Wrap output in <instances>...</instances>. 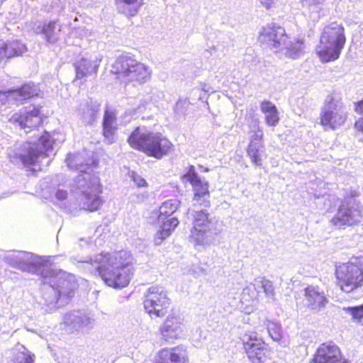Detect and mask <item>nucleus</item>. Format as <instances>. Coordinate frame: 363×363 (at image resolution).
<instances>
[{
  "label": "nucleus",
  "mask_w": 363,
  "mask_h": 363,
  "mask_svg": "<svg viewBox=\"0 0 363 363\" xmlns=\"http://www.w3.org/2000/svg\"><path fill=\"white\" fill-rule=\"evenodd\" d=\"M87 169H80L81 174L77 177V182H84V186L87 189L82 194V202L83 208L89 211H96L101 208L104 203V200L99 196L103 191L102 185L100 179L87 166Z\"/></svg>",
  "instance_id": "423d86ee"
},
{
  "label": "nucleus",
  "mask_w": 363,
  "mask_h": 363,
  "mask_svg": "<svg viewBox=\"0 0 363 363\" xmlns=\"http://www.w3.org/2000/svg\"><path fill=\"white\" fill-rule=\"evenodd\" d=\"M260 291L257 290L254 282L249 284L242 291L240 297V303L242 308L249 313L254 308L255 302H256L259 296Z\"/></svg>",
  "instance_id": "4be33fe9"
},
{
  "label": "nucleus",
  "mask_w": 363,
  "mask_h": 363,
  "mask_svg": "<svg viewBox=\"0 0 363 363\" xmlns=\"http://www.w3.org/2000/svg\"><path fill=\"white\" fill-rule=\"evenodd\" d=\"M261 4L267 9H270L273 7L274 0H261Z\"/></svg>",
  "instance_id": "79ce46f5"
},
{
  "label": "nucleus",
  "mask_w": 363,
  "mask_h": 363,
  "mask_svg": "<svg viewBox=\"0 0 363 363\" xmlns=\"http://www.w3.org/2000/svg\"><path fill=\"white\" fill-rule=\"evenodd\" d=\"M288 35L284 27L271 23L263 26L257 37V40L272 48H279L286 42Z\"/></svg>",
  "instance_id": "2eb2a0df"
},
{
  "label": "nucleus",
  "mask_w": 363,
  "mask_h": 363,
  "mask_svg": "<svg viewBox=\"0 0 363 363\" xmlns=\"http://www.w3.org/2000/svg\"><path fill=\"white\" fill-rule=\"evenodd\" d=\"M3 59H9L7 45L6 42L0 39V60Z\"/></svg>",
  "instance_id": "58836bf2"
},
{
  "label": "nucleus",
  "mask_w": 363,
  "mask_h": 363,
  "mask_svg": "<svg viewBox=\"0 0 363 363\" xmlns=\"http://www.w3.org/2000/svg\"><path fill=\"white\" fill-rule=\"evenodd\" d=\"M344 310L352 315L354 321L361 322L363 320V303L357 306L347 307Z\"/></svg>",
  "instance_id": "c9c22d12"
},
{
  "label": "nucleus",
  "mask_w": 363,
  "mask_h": 363,
  "mask_svg": "<svg viewBox=\"0 0 363 363\" xmlns=\"http://www.w3.org/2000/svg\"><path fill=\"white\" fill-rule=\"evenodd\" d=\"M362 216L359 202L357 203L356 208L350 206L347 202H342L338 207L336 215L331 218L330 223L338 228H343L357 224Z\"/></svg>",
  "instance_id": "4468645a"
},
{
  "label": "nucleus",
  "mask_w": 363,
  "mask_h": 363,
  "mask_svg": "<svg viewBox=\"0 0 363 363\" xmlns=\"http://www.w3.org/2000/svg\"><path fill=\"white\" fill-rule=\"evenodd\" d=\"M180 201L177 199H168L162 202L157 211V220L169 218L179 208Z\"/></svg>",
  "instance_id": "bb28decb"
},
{
  "label": "nucleus",
  "mask_w": 363,
  "mask_h": 363,
  "mask_svg": "<svg viewBox=\"0 0 363 363\" xmlns=\"http://www.w3.org/2000/svg\"><path fill=\"white\" fill-rule=\"evenodd\" d=\"M117 111L111 106H106L102 120V135L108 143H113L117 136Z\"/></svg>",
  "instance_id": "f3484780"
},
{
  "label": "nucleus",
  "mask_w": 363,
  "mask_h": 363,
  "mask_svg": "<svg viewBox=\"0 0 363 363\" xmlns=\"http://www.w3.org/2000/svg\"><path fill=\"white\" fill-rule=\"evenodd\" d=\"M182 179L188 182L193 191V201L200 206L206 208L211 206V192L209 191V183L203 179L196 171L194 165L188 167L187 171L182 176Z\"/></svg>",
  "instance_id": "1a4fd4ad"
},
{
  "label": "nucleus",
  "mask_w": 363,
  "mask_h": 363,
  "mask_svg": "<svg viewBox=\"0 0 363 363\" xmlns=\"http://www.w3.org/2000/svg\"><path fill=\"white\" fill-rule=\"evenodd\" d=\"M165 320L160 325L159 331L164 341H169L172 339H177L182 331V322L181 319L174 313H168Z\"/></svg>",
  "instance_id": "a211bd4d"
},
{
  "label": "nucleus",
  "mask_w": 363,
  "mask_h": 363,
  "mask_svg": "<svg viewBox=\"0 0 363 363\" xmlns=\"http://www.w3.org/2000/svg\"><path fill=\"white\" fill-rule=\"evenodd\" d=\"M345 43V28L332 22L324 27L315 52L322 63L334 62L339 59Z\"/></svg>",
  "instance_id": "20e7f679"
},
{
  "label": "nucleus",
  "mask_w": 363,
  "mask_h": 363,
  "mask_svg": "<svg viewBox=\"0 0 363 363\" xmlns=\"http://www.w3.org/2000/svg\"><path fill=\"white\" fill-rule=\"evenodd\" d=\"M304 298L307 302V306L315 312H319L328 303V301L323 291H320L318 286L312 285L304 289Z\"/></svg>",
  "instance_id": "6ab92c4d"
},
{
  "label": "nucleus",
  "mask_w": 363,
  "mask_h": 363,
  "mask_svg": "<svg viewBox=\"0 0 363 363\" xmlns=\"http://www.w3.org/2000/svg\"><path fill=\"white\" fill-rule=\"evenodd\" d=\"M130 146L147 156L160 160L174 150L172 142L161 133H140V128L135 127L127 139Z\"/></svg>",
  "instance_id": "7ed1b4c3"
},
{
  "label": "nucleus",
  "mask_w": 363,
  "mask_h": 363,
  "mask_svg": "<svg viewBox=\"0 0 363 363\" xmlns=\"http://www.w3.org/2000/svg\"><path fill=\"white\" fill-rule=\"evenodd\" d=\"M67 196V192L65 190H58L56 193V197L59 200H64Z\"/></svg>",
  "instance_id": "a19ab883"
},
{
  "label": "nucleus",
  "mask_w": 363,
  "mask_h": 363,
  "mask_svg": "<svg viewBox=\"0 0 363 363\" xmlns=\"http://www.w3.org/2000/svg\"><path fill=\"white\" fill-rule=\"evenodd\" d=\"M121 13L128 17L137 15L143 5V0H115Z\"/></svg>",
  "instance_id": "393cba45"
},
{
  "label": "nucleus",
  "mask_w": 363,
  "mask_h": 363,
  "mask_svg": "<svg viewBox=\"0 0 363 363\" xmlns=\"http://www.w3.org/2000/svg\"><path fill=\"white\" fill-rule=\"evenodd\" d=\"M45 117L40 106L33 105L26 108L24 111L14 113L10 117L9 121L18 124L21 128L33 129L41 125Z\"/></svg>",
  "instance_id": "ddd939ff"
},
{
  "label": "nucleus",
  "mask_w": 363,
  "mask_h": 363,
  "mask_svg": "<svg viewBox=\"0 0 363 363\" xmlns=\"http://www.w3.org/2000/svg\"><path fill=\"white\" fill-rule=\"evenodd\" d=\"M132 178H133V180L134 181L135 184L138 187L147 186V184L146 181L140 175H139L136 173H133Z\"/></svg>",
  "instance_id": "4c0bfd02"
},
{
  "label": "nucleus",
  "mask_w": 363,
  "mask_h": 363,
  "mask_svg": "<svg viewBox=\"0 0 363 363\" xmlns=\"http://www.w3.org/2000/svg\"><path fill=\"white\" fill-rule=\"evenodd\" d=\"M96 272L108 286L126 287L134 274L135 259L131 251L122 249L113 252H101L96 258Z\"/></svg>",
  "instance_id": "f257e3e1"
},
{
  "label": "nucleus",
  "mask_w": 363,
  "mask_h": 363,
  "mask_svg": "<svg viewBox=\"0 0 363 363\" xmlns=\"http://www.w3.org/2000/svg\"><path fill=\"white\" fill-rule=\"evenodd\" d=\"M261 111L264 114L265 123L269 126L277 125L280 120L277 106L269 100L260 102Z\"/></svg>",
  "instance_id": "5701e85b"
},
{
  "label": "nucleus",
  "mask_w": 363,
  "mask_h": 363,
  "mask_svg": "<svg viewBox=\"0 0 363 363\" xmlns=\"http://www.w3.org/2000/svg\"><path fill=\"white\" fill-rule=\"evenodd\" d=\"M354 111L358 115H363V98L353 103Z\"/></svg>",
  "instance_id": "ea45409f"
},
{
  "label": "nucleus",
  "mask_w": 363,
  "mask_h": 363,
  "mask_svg": "<svg viewBox=\"0 0 363 363\" xmlns=\"http://www.w3.org/2000/svg\"><path fill=\"white\" fill-rule=\"evenodd\" d=\"M267 327L269 335L273 340L279 341L281 339V330L280 326L277 323L273 321H268Z\"/></svg>",
  "instance_id": "f704fd0d"
},
{
  "label": "nucleus",
  "mask_w": 363,
  "mask_h": 363,
  "mask_svg": "<svg viewBox=\"0 0 363 363\" xmlns=\"http://www.w3.org/2000/svg\"><path fill=\"white\" fill-rule=\"evenodd\" d=\"M152 363H189L186 349L184 345L160 350Z\"/></svg>",
  "instance_id": "dca6fc26"
},
{
  "label": "nucleus",
  "mask_w": 363,
  "mask_h": 363,
  "mask_svg": "<svg viewBox=\"0 0 363 363\" xmlns=\"http://www.w3.org/2000/svg\"><path fill=\"white\" fill-rule=\"evenodd\" d=\"M304 41L296 40L288 48L287 54L290 57L296 58L303 52Z\"/></svg>",
  "instance_id": "72a5a7b5"
},
{
  "label": "nucleus",
  "mask_w": 363,
  "mask_h": 363,
  "mask_svg": "<svg viewBox=\"0 0 363 363\" xmlns=\"http://www.w3.org/2000/svg\"><path fill=\"white\" fill-rule=\"evenodd\" d=\"M347 118V113L342 102L339 103L333 96L325 101L319 117L320 124L324 130H336L343 125Z\"/></svg>",
  "instance_id": "6e6552de"
},
{
  "label": "nucleus",
  "mask_w": 363,
  "mask_h": 363,
  "mask_svg": "<svg viewBox=\"0 0 363 363\" xmlns=\"http://www.w3.org/2000/svg\"><path fill=\"white\" fill-rule=\"evenodd\" d=\"M54 140L50 133L45 131L38 139V145L40 146L42 153L46 154L47 152L52 149Z\"/></svg>",
  "instance_id": "473e14b6"
},
{
  "label": "nucleus",
  "mask_w": 363,
  "mask_h": 363,
  "mask_svg": "<svg viewBox=\"0 0 363 363\" xmlns=\"http://www.w3.org/2000/svg\"><path fill=\"white\" fill-rule=\"evenodd\" d=\"M211 223L210 214L206 210L194 211L189 235V239L194 245H201L206 242Z\"/></svg>",
  "instance_id": "f8f14e48"
},
{
  "label": "nucleus",
  "mask_w": 363,
  "mask_h": 363,
  "mask_svg": "<svg viewBox=\"0 0 363 363\" xmlns=\"http://www.w3.org/2000/svg\"><path fill=\"white\" fill-rule=\"evenodd\" d=\"M336 285L350 293L363 286V257H356L346 262L335 264Z\"/></svg>",
  "instance_id": "39448f33"
},
{
  "label": "nucleus",
  "mask_w": 363,
  "mask_h": 363,
  "mask_svg": "<svg viewBox=\"0 0 363 363\" xmlns=\"http://www.w3.org/2000/svg\"><path fill=\"white\" fill-rule=\"evenodd\" d=\"M242 347L249 359L252 362H263L269 359L270 350L264 340L255 333L245 334L242 340Z\"/></svg>",
  "instance_id": "9d476101"
},
{
  "label": "nucleus",
  "mask_w": 363,
  "mask_h": 363,
  "mask_svg": "<svg viewBox=\"0 0 363 363\" xmlns=\"http://www.w3.org/2000/svg\"><path fill=\"white\" fill-rule=\"evenodd\" d=\"M56 25L55 21H50L44 23L41 26L40 33L44 35L45 40L48 43H54L58 40Z\"/></svg>",
  "instance_id": "cd10ccee"
},
{
  "label": "nucleus",
  "mask_w": 363,
  "mask_h": 363,
  "mask_svg": "<svg viewBox=\"0 0 363 363\" xmlns=\"http://www.w3.org/2000/svg\"><path fill=\"white\" fill-rule=\"evenodd\" d=\"M97 69V66L94 65L91 60L82 59L74 64V81L82 80L91 74L96 75Z\"/></svg>",
  "instance_id": "b1692460"
},
{
  "label": "nucleus",
  "mask_w": 363,
  "mask_h": 363,
  "mask_svg": "<svg viewBox=\"0 0 363 363\" xmlns=\"http://www.w3.org/2000/svg\"><path fill=\"white\" fill-rule=\"evenodd\" d=\"M111 73L116 79L125 85H142L147 82L152 75V71L147 65L138 61L134 55L122 54L115 59L111 65Z\"/></svg>",
  "instance_id": "f03ea898"
},
{
  "label": "nucleus",
  "mask_w": 363,
  "mask_h": 363,
  "mask_svg": "<svg viewBox=\"0 0 363 363\" xmlns=\"http://www.w3.org/2000/svg\"><path fill=\"white\" fill-rule=\"evenodd\" d=\"M261 146L258 144L249 143L247 147V154L250 158L251 162L257 166L262 165V152H263Z\"/></svg>",
  "instance_id": "7c9ffc66"
},
{
  "label": "nucleus",
  "mask_w": 363,
  "mask_h": 363,
  "mask_svg": "<svg viewBox=\"0 0 363 363\" xmlns=\"http://www.w3.org/2000/svg\"><path fill=\"white\" fill-rule=\"evenodd\" d=\"M6 45L9 58L21 55L27 50L26 45L18 40L6 42Z\"/></svg>",
  "instance_id": "c756f323"
},
{
  "label": "nucleus",
  "mask_w": 363,
  "mask_h": 363,
  "mask_svg": "<svg viewBox=\"0 0 363 363\" xmlns=\"http://www.w3.org/2000/svg\"><path fill=\"white\" fill-rule=\"evenodd\" d=\"M13 350V356L10 363H34L35 355L24 345L18 343Z\"/></svg>",
  "instance_id": "a878e982"
},
{
  "label": "nucleus",
  "mask_w": 363,
  "mask_h": 363,
  "mask_svg": "<svg viewBox=\"0 0 363 363\" xmlns=\"http://www.w3.org/2000/svg\"><path fill=\"white\" fill-rule=\"evenodd\" d=\"M38 89L33 83H24L16 89H8L4 91L6 97L14 101L23 102L26 100L38 96Z\"/></svg>",
  "instance_id": "aec40b11"
},
{
  "label": "nucleus",
  "mask_w": 363,
  "mask_h": 363,
  "mask_svg": "<svg viewBox=\"0 0 363 363\" xmlns=\"http://www.w3.org/2000/svg\"><path fill=\"white\" fill-rule=\"evenodd\" d=\"M253 282L255 284L257 290L262 289L267 295L273 296L274 294V288L273 284L270 280L267 279V278H257L255 279Z\"/></svg>",
  "instance_id": "2f4dec72"
},
{
  "label": "nucleus",
  "mask_w": 363,
  "mask_h": 363,
  "mask_svg": "<svg viewBox=\"0 0 363 363\" xmlns=\"http://www.w3.org/2000/svg\"><path fill=\"white\" fill-rule=\"evenodd\" d=\"M162 220V222L154 236V242L155 245H160L172 234L179 225V220L177 217H172Z\"/></svg>",
  "instance_id": "412c9836"
},
{
  "label": "nucleus",
  "mask_w": 363,
  "mask_h": 363,
  "mask_svg": "<svg viewBox=\"0 0 363 363\" xmlns=\"http://www.w3.org/2000/svg\"><path fill=\"white\" fill-rule=\"evenodd\" d=\"M145 311L152 319H162L173 310L167 291L160 286H151L144 296Z\"/></svg>",
  "instance_id": "0eeeda50"
},
{
  "label": "nucleus",
  "mask_w": 363,
  "mask_h": 363,
  "mask_svg": "<svg viewBox=\"0 0 363 363\" xmlns=\"http://www.w3.org/2000/svg\"><path fill=\"white\" fill-rule=\"evenodd\" d=\"M252 133L249 143L258 144L261 147H264V133L260 127H257L256 130H251Z\"/></svg>",
  "instance_id": "e433bc0d"
},
{
  "label": "nucleus",
  "mask_w": 363,
  "mask_h": 363,
  "mask_svg": "<svg viewBox=\"0 0 363 363\" xmlns=\"http://www.w3.org/2000/svg\"><path fill=\"white\" fill-rule=\"evenodd\" d=\"M41 154V151L37 150L33 146H30L26 153L19 155V158L24 165L30 166L35 164L38 162Z\"/></svg>",
  "instance_id": "c85d7f7f"
},
{
  "label": "nucleus",
  "mask_w": 363,
  "mask_h": 363,
  "mask_svg": "<svg viewBox=\"0 0 363 363\" xmlns=\"http://www.w3.org/2000/svg\"><path fill=\"white\" fill-rule=\"evenodd\" d=\"M309 363H350L345 357L341 348L333 341L320 344Z\"/></svg>",
  "instance_id": "9b49d317"
}]
</instances>
